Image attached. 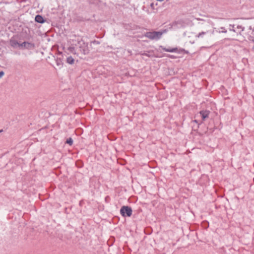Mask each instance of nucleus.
Listing matches in <instances>:
<instances>
[{"label":"nucleus","mask_w":254,"mask_h":254,"mask_svg":"<svg viewBox=\"0 0 254 254\" xmlns=\"http://www.w3.org/2000/svg\"><path fill=\"white\" fill-rule=\"evenodd\" d=\"M220 29H221L222 32L226 33L227 32L224 27H221Z\"/></svg>","instance_id":"obj_13"},{"label":"nucleus","mask_w":254,"mask_h":254,"mask_svg":"<svg viewBox=\"0 0 254 254\" xmlns=\"http://www.w3.org/2000/svg\"><path fill=\"white\" fill-rule=\"evenodd\" d=\"M66 62L70 64H74V60L71 56H70L67 58Z\"/></svg>","instance_id":"obj_9"},{"label":"nucleus","mask_w":254,"mask_h":254,"mask_svg":"<svg viewBox=\"0 0 254 254\" xmlns=\"http://www.w3.org/2000/svg\"><path fill=\"white\" fill-rule=\"evenodd\" d=\"M210 114V111L208 110H202L200 111L199 115L201 116L202 122L204 121L206 118H208L209 117V115Z\"/></svg>","instance_id":"obj_6"},{"label":"nucleus","mask_w":254,"mask_h":254,"mask_svg":"<svg viewBox=\"0 0 254 254\" xmlns=\"http://www.w3.org/2000/svg\"><path fill=\"white\" fill-rule=\"evenodd\" d=\"M131 208L127 206H123L120 209V213L123 217H130L132 214Z\"/></svg>","instance_id":"obj_3"},{"label":"nucleus","mask_w":254,"mask_h":254,"mask_svg":"<svg viewBox=\"0 0 254 254\" xmlns=\"http://www.w3.org/2000/svg\"><path fill=\"white\" fill-rule=\"evenodd\" d=\"M244 29L245 28L242 26L238 25L237 26L236 29H233V31L239 33V34H237V38L234 39V40L241 42L245 40V37L241 34V32L244 30Z\"/></svg>","instance_id":"obj_2"},{"label":"nucleus","mask_w":254,"mask_h":254,"mask_svg":"<svg viewBox=\"0 0 254 254\" xmlns=\"http://www.w3.org/2000/svg\"><path fill=\"white\" fill-rule=\"evenodd\" d=\"M205 33H206V32H200V33H199L198 35H197L196 36V37L197 38H202V37H203V36L204 35H205Z\"/></svg>","instance_id":"obj_12"},{"label":"nucleus","mask_w":254,"mask_h":254,"mask_svg":"<svg viewBox=\"0 0 254 254\" xmlns=\"http://www.w3.org/2000/svg\"><path fill=\"white\" fill-rule=\"evenodd\" d=\"M168 57H170V58H175V57H174V56H170V55H168Z\"/></svg>","instance_id":"obj_15"},{"label":"nucleus","mask_w":254,"mask_h":254,"mask_svg":"<svg viewBox=\"0 0 254 254\" xmlns=\"http://www.w3.org/2000/svg\"><path fill=\"white\" fill-rule=\"evenodd\" d=\"M35 20L36 22L40 23H42L44 22L43 17L39 15H37L35 17Z\"/></svg>","instance_id":"obj_8"},{"label":"nucleus","mask_w":254,"mask_h":254,"mask_svg":"<svg viewBox=\"0 0 254 254\" xmlns=\"http://www.w3.org/2000/svg\"><path fill=\"white\" fill-rule=\"evenodd\" d=\"M79 48L80 52L84 55L88 54L89 52L87 44L84 43H83L82 44L80 45Z\"/></svg>","instance_id":"obj_5"},{"label":"nucleus","mask_w":254,"mask_h":254,"mask_svg":"<svg viewBox=\"0 0 254 254\" xmlns=\"http://www.w3.org/2000/svg\"><path fill=\"white\" fill-rule=\"evenodd\" d=\"M4 75V72L1 71H0V78L2 77Z\"/></svg>","instance_id":"obj_14"},{"label":"nucleus","mask_w":254,"mask_h":254,"mask_svg":"<svg viewBox=\"0 0 254 254\" xmlns=\"http://www.w3.org/2000/svg\"><path fill=\"white\" fill-rule=\"evenodd\" d=\"M160 48L164 51L167 52H176L178 51V49L177 48H166L165 47H163L162 46H161Z\"/></svg>","instance_id":"obj_7"},{"label":"nucleus","mask_w":254,"mask_h":254,"mask_svg":"<svg viewBox=\"0 0 254 254\" xmlns=\"http://www.w3.org/2000/svg\"><path fill=\"white\" fill-rule=\"evenodd\" d=\"M150 6H151V7L153 8V6H154L153 3H151Z\"/></svg>","instance_id":"obj_16"},{"label":"nucleus","mask_w":254,"mask_h":254,"mask_svg":"<svg viewBox=\"0 0 254 254\" xmlns=\"http://www.w3.org/2000/svg\"><path fill=\"white\" fill-rule=\"evenodd\" d=\"M10 43L11 46L13 47H25L27 48H30L31 46L30 43H26V42H23L21 44H19L18 43H17L15 40H11L10 41Z\"/></svg>","instance_id":"obj_4"},{"label":"nucleus","mask_w":254,"mask_h":254,"mask_svg":"<svg viewBox=\"0 0 254 254\" xmlns=\"http://www.w3.org/2000/svg\"><path fill=\"white\" fill-rule=\"evenodd\" d=\"M67 50L71 53L76 54V53L75 52V48L72 46H70L68 48Z\"/></svg>","instance_id":"obj_10"},{"label":"nucleus","mask_w":254,"mask_h":254,"mask_svg":"<svg viewBox=\"0 0 254 254\" xmlns=\"http://www.w3.org/2000/svg\"><path fill=\"white\" fill-rule=\"evenodd\" d=\"M57 64H58V65H60V63H59V62H57Z\"/></svg>","instance_id":"obj_17"},{"label":"nucleus","mask_w":254,"mask_h":254,"mask_svg":"<svg viewBox=\"0 0 254 254\" xmlns=\"http://www.w3.org/2000/svg\"><path fill=\"white\" fill-rule=\"evenodd\" d=\"M66 143L69 144L70 145H71L73 143V140L72 138L70 137L68 138L66 141Z\"/></svg>","instance_id":"obj_11"},{"label":"nucleus","mask_w":254,"mask_h":254,"mask_svg":"<svg viewBox=\"0 0 254 254\" xmlns=\"http://www.w3.org/2000/svg\"><path fill=\"white\" fill-rule=\"evenodd\" d=\"M163 34V32L160 31L147 32L145 34V36L151 40L159 39Z\"/></svg>","instance_id":"obj_1"}]
</instances>
